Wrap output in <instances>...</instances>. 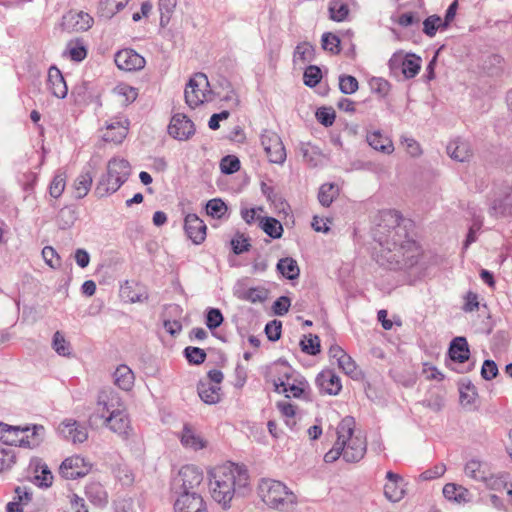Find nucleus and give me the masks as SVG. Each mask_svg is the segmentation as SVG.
Listing matches in <instances>:
<instances>
[{
	"label": "nucleus",
	"instance_id": "1",
	"mask_svg": "<svg viewBox=\"0 0 512 512\" xmlns=\"http://www.w3.org/2000/svg\"><path fill=\"white\" fill-rule=\"evenodd\" d=\"M99 421L124 440L133 434L126 407L118 394L112 390L100 392L95 410L89 417L91 425Z\"/></svg>",
	"mask_w": 512,
	"mask_h": 512
},
{
	"label": "nucleus",
	"instance_id": "2",
	"mask_svg": "<svg viewBox=\"0 0 512 512\" xmlns=\"http://www.w3.org/2000/svg\"><path fill=\"white\" fill-rule=\"evenodd\" d=\"M208 475L211 497L223 508L230 507L236 492L249 482L247 472L230 463L213 467Z\"/></svg>",
	"mask_w": 512,
	"mask_h": 512
},
{
	"label": "nucleus",
	"instance_id": "3",
	"mask_svg": "<svg viewBox=\"0 0 512 512\" xmlns=\"http://www.w3.org/2000/svg\"><path fill=\"white\" fill-rule=\"evenodd\" d=\"M392 243L387 242L386 250H382L381 257L391 266L411 267L417 263L422 255L421 247L412 239L406 238L401 227L390 231Z\"/></svg>",
	"mask_w": 512,
	"mask_h": 512
},
{
	"label": "nucleus",
	"instance_id": "4",
	"mask_svg": "<svg viewBox=\"0 0 512 512\" xmlns=\"http://www.w3.org/2000/svg\"><path fill=\"white\" fill-rule=\"evenodd\" d=\"M257 492L261 501L268 508L279 512L292 511L298 503L297 495L279 480L261 479L257 486Z\"/></svg>",
	"mask_w": 512,
	"mask_h": 512
},
{
	"label": "nucleus",
	"instance_id": "5",
	"mask_svg": "<svg viewBox=\"0 0 512 512\" xmlns=\"http://www.w3.org/2000/svg\"><path fill=\"white\" fill-rule=\"evenodd\" d=\"M337 436L343 442L344 460L355 463L360 461L367 448L366 437L360 430H356V422L352 417H345L337 427Z\"/></svg>",
	"mask_w": 512,
	"mask_h": 512
},
{
	"label": "nucleus",
	"instance_id": "6",
	"mask_svg": "<svg viewBox=\"0 0 512 512\" xmlns=\"http://www.w3.org/2000/svg\"><path fill=\"white\" fill-rule=\"evenodd\" d=\"M131 172L130 164L123 158H113L108 162L107 174L101 179L95 193L98 197H105L116 192L128 179Z\"/></svg>",
	"mask_w": 512,
	"mask_h": 512
},
{
	"label": "nucleus",
	"instance_id": "7",
	"mask_svg": "<svg viewBox=\"0 0 512 512\" xmlns=\"http://www.w3.org/2000/svg\"><path fill=\"white\" fill-rule=\"evenodd\" d=\"M212 97V91L208 78L203 73L195 74L188 82L185 89V101L191 108H196Z\"/></svg>",
	"mask_w": 512,
	"mask_h": 512
},
{
	"label": "nucleus",
	"instance_id": "8",
	"mask_svg": "<svg viewBox=\"0 0 512 512\" xmlns=\"http://www.w3.org/2000/svg\"><path fill=\"white\" fill-rule=\"evenodd\" d=\"M223 373L220 370H211L207 376L199 381L198 394L206 404H216L220 400V383Z\"/></svg>",
	"mask_w": 512,
	"mask_h": 512
},
{
	"label": "nucleus",
	"instance_id": "9",
	"mask_svg": "<svg viewBox=\"0 0 512 512\" xmlns=\"http://www.w3.org/2000/svg\"><path fill=\"white\" fill-rule=\"evenodd\" d=\"M422 60L413 53H405L404 51L395 52L390 60L389 67L391 70L401 69L406 79L414 78L421 69Z\"/></svg>",
	"mask_w": 512,
	"mask_h": 512
},
{
	"label": "nucleus",
	"instance_id": "10",
	"mask_svg": "<svg viewBox=\"0 0 512 512\" xmlns=\"http://www.w3.org/2000/svg\"><path fill=\"white\" fill-rule=\"evenodd\" d=\"M261 145L269 161L274 164H283L287 153L281 137L274 131L264 130L261 134Z\"/></svg>",
	"mask_w": 512,
	"mask_h": 512
},
{
	"label": "nucleus",
	"instance_id": "11",
	"mask_svg": "<svg viewBox=\"0 0 512 512\" xmlns=\"http://www.w3.org/2000/svg\"><path fill=\"white\" fill-rule=\"evenodd\" d=\"M93 23L94 19L90 14L84 11L70 10L63 16L61 25L63 30L73 33L87 31Z\"/></svg>",
	"mask_w": 512,
	"mask_h": 512
},
{
	"label": "nucleus",
	"instance_id": "12",
	"mask_svg": "<svg viewBox=\"0 0 512 512\" xmlns=\"http://www.w3.org/2000/svg\"><path fill=\"white\" fill-rule=\"evenodd\" d=\"M203 481L202 471L194 465H185L174 479L175 485L183 490V493H192Z\"/></svg>",
	"mask_w": 512,
	"mask_h": 512
},
{
	"label": "nucleus",
	"instance_id": "13",
	"mask_svg": "<svg viewBox=\"0 0 512 512\" xmlns=\"http://www.w3.org/2000/svg\"><path fill=\"white\" fill-rule=\"evenodd\" d=\"M91 465L81 456L66 458L60 465L59 472L66 479H77L89 473Z\"/></svg>",
	"mask_w": 512,
	"mask_h": 512
},
{
	"label": "nucleus",
	"instance_id": "14",
	"mask_svg": "<svg viewBox=\"0 0 512 512\" xmlns=\"http://www.w3.org/2000/svg\"><path fill=\"white\" fill-rule=\"evenodd\" d=\"M129 131V120L125 117H115L109 120L104 128L102 138L105 142L121 143Z\"/></svg>",
	"mask_w": 512,
	"mask_h": 512
},
{
	"label": "nucleus",
	"instance_id": "15",
	"mask_svg": "<svg viewBox=\"0 0 512 512\" xmlns=\"http://www.w3.org/2000/svg\"><path fill=\"white\" fill-rule=\"evenodd\" d=\"M184 232L188 239L195 245L202 244L207 236V226L204 221L196 214H187L184 218Z\"/></svg>",
	"mask_w": 512,
	"mask_h": 512
},
{
	"label": "nucleus",
	"instance_id": "16",
	"mask_svg": "<svg viewBox=\"0 0 512 512\" xmlns=\"http://www.w3.org/2000/svg\"><path fill=\"white\" fill-rule=\"evenodd\" d=\"M168 133L175 139L187 140L195 133V126L185 114L177 113L171 118Z\"/></svg>",
	"mask_w": 512,
	"mask_h": 512
},
{
	"label": "nucleus",
	"instance_id": "17",
	"mask_svg": "<svg viewBox=\"0 0 512 512\" xmlns=\"http://www.w3.org/2000/svg\"><path fill=\"white\" fill-rule=\"evenodd\" d=\"M175 512H208L203 497L196 493H182L174 504Z\"/></svg>",
	"mask_w": 512,
	"mask_h": 512
},
{
	"label": "nucleus",
	"instance_id": "18",
	"mask_svg": "<svg viewBox=\"0 0 512 512\" xmlns=\"http://www.w3.org/2000/svg\"><path fill=\"white\" fill-rule=\"evenodd\" d=\"M116 66L123 71H136L145 66V59L133 49H123L115 54Z\"/></svg>",
	"mask_w": 512,
	"mask_h": 512
},
{
	"label": "nucleus",
	"instance_id": "19",
	"mask_svg": "<svg viewBox=\"0 0 512 512\" xmlns=\"http://www.w3.org/2000/svg\"><path fill=\"white\" fill-rule=\"evenodd\" d=\"M465 475L476 481H483L492 488H497L500 477L489 476L487 465L472 459L468 461L464 468Z\"/></svg>",
	"mask_w": 512,
	"mask_h": 512
},
{
	"label": "nucleus",
	"instance_id": "20",
	"mask_svg": "<svg viewBox=\"0 0 512 512\" xmlns=\"http://www.w3.org/2000/svg\"><path fill=\"white\" fill-rule=\"evenodd\" d=\"M310 392V386L304 376L296 372L291 379L284 384L277 393L284 394L287 398H307Z\"/></svg>",
	"mask_w": 512,
	"mask_h": 512
},
{
	"label": "nucleus",
	"instance_id": "21",
	"mask_svg": "<svg viewBox=\"0 0 512 512\" xmlns=\"http://www.w3.org/2000/svg\"><path fill=\"white\" fill-rule=\"evenodd\" d=\"M321 393L338 395L342 389L341 380L332 370H324L316 378Z\"/></svg>",
	"mask_w": 512,
	"mask_h": 512
},
{
	"label": "nucleus",
	"instance_id": "22",
	"mask_svg": "<svg viewBox=\"0 0 512 512\" xmlns=\"http://www.w3.org/2000/svg\"><path fill=\"white\" fill-rule=\"evenodd\" d=\"M58 429L64 438L73 443H83L88 438L87 429L72 419L64 420Z\"/></svg>",
	"mask_w": 512,
	"mask_h": 512
},
{
	"label": "nucleus",
	"instance_id": "23",
	"mask_svg": "<svg viewBox=\"0 0 512 512\" xmlns=\"http://www.w3.org/2000/svg\"><path fill=\"white\" fill-rule=\"evenodd\" d=\"M387 483L384 486V495L391 502L400 501L405 495L403 479L394 472H387Z\"/></svg>",
	"mask_w": 512,
	"mask_h": 512
},
{
	"label": "nucleus",
	"instance_id": "24",
	"mask_svg": "<svg viewBox=\"0 0 512 512\" xmlns=\"http://www.w3.org/2000/svg\"><path fill=\"white\" fill-rule=\"evenodd\" d=\"M47 88L59 99L65 98L68 93V87L62 72L55 66L48 70Z\"/></svg>",
	"mask_w": 512,
	"mask_h": 512
},
{
	"label": "nucleus",
	"instance_id": "25",
	"mask_svg": "<svg viewBox=\"0 0 512 512\" xmlns=\"http://www.w3.org/2000/svg\"><path fill=\"white\" fill-rule=\"evenodd\" d=\"M297 371H295L290 365L285 362H277L270 368V375L272 377V382L275 388V391H280V388L284 386L286 382H288L292 376Z\"/></svg>",
	"mask_w": 512,
	"mask_h": 512
},
{
	"label": "nucleus",
	"instance_id": "26",
	"mask_svg": "<svg viewBox=\"0 0 512 512\" xmlns=\"http://www.w3.org/2000/svg\"><path fill=\"white\" fill-rule=\"evenodd\" d=\"M366 140L374 150L383 154L390 155L394 151L392 140L379 130L368 132L366 135Z\"/></svg>",
	"mask_w": 512,
	"mask_h": 512
},
{
	"label": "nucleus",
	"instance_id": "27",
	"mask_svg": "<svg viewBox=\"0 0 512 512\" xmlns=\"http://www.w3.org/2000/svg\"><path fill=\"white\" fill-rule=\"evenodd\" d=\"M27 431L28 428L0 423V439L10 446L20 447L23 443V435Z\"/></svg>",
	"mask_w": 512,
	"mask_h": 512
},
{
	"label": "nucleus",
	"instance_id": "28",
	"mask_svg": "<svg viewBox=\"0 0 512 512\" xmlns=\"http://www.w3.org/2000/svg\"><path fill=\"white\" fill-rule=\"evenodd\" d=\"M120 297L126 303L143 302L148 299V294L144 288L138 284L126 281L120 287Z\"/></svg>",
	"mask_w": 512,
	"mask_h": 512
},
{
	"label": "nucleus",
	"instance_id": "29",
	"mask_svg": "<svg viewBox=\"0 0 512 512\" xmlns=\"http://www.w3.org/2000/svg\"><path fill=\"white\" fill-rule=\"evenodd\" d=\"M112 95L119 105L127 106L134 102L138 96L137 89L126 83H119L113 90Z\"/></svg>",
	"mask_w": 512,
	"mask_h": 512
},
{
	"label": "nucleus",
	"instance_id": "30",
	"mask_svg": "<svg viewBox=\"0 0 512 512\" xmlns=\"http://www.w3.org/2000/svg\"><path fill=\"white\" fill-rule=\"evenodd\" d=\"M447 152L450 157L459 162H465L472 156L471 148L468 142L455 140L448 144Z\"/></svg>",
	"mask_w": 512,
	"mask_h": 512
},
{
	"label": "nucleus",
	"instance_id": "31",
	"mask_svg": "<svg viewBox=\"0 0 512 512\" xmlns=\"http://www.w3.org/2000/svg\"><path fill=\"white\" fill-rule=\"evenodd\" d=\"M449 355L453 361L463 363L469 359L470 351L464 337H456L450 344Z\"/></svg>",
	"mask_w": 512,
	"mask_h": 512
},
{
	"label": "nucleus",
	"instance_id": "32",
	"mask_svg": "<svg viewBox=\"0 0 512 512\" xmlns=\"http://www.w3.org/2000/svg\"><path fill=\"white\" fill-rule=\"evenodd\" d=\"M135 376L127 365H120L114 372V383L120 389L129 391L134 386Z\"/></svg>",
	"mask_w": 512,
	"mask_h": 512
},
{
	"label": "nucleus",
	"instance_id": "33",
	"mask_svg": "<svg viewBox=\"0 0 512 512\" xmlns=\"http://www.w3.org/2000/svg\"><path fill=\"white\" fill-rule=\"evenodd\" d=\"M443 495L447 500L456 503H466L470 499L469 490L455 483H447L443 487Z\"/></svg>",
	"mask_w": 512,
	"mask_h": 512
},
{
	"label": "nucleus",
	"instance_id": "34",
	"mask_svg": "<svg viewBox=\"0 0 512 512\" xmlns=\"http://www.w3.org/2000/svg\"><path fill=\"white\" fill-rule=\"evenodd\" d=\"M28 431L23 435V443L20 447L35 448L40 445L44 439V427L42 425L25 426Z\"/></svg>",
	"mask_w": 512,
	"mask_h": 512
},
{
	"label": "nucleus",
	"instance_id": "35",
	"mask_svg": "<svg viewBox=\"0 0 512 512\" xmlns=\"http://www.w3.org/2000/svg\"><path fill=\"white\" fill-rule=\"evenodd\" d=\"M63 55L72 61L81 62L87 57V48L82 39H72L67 43Z\"/></svg>",
	"mask_w": 512,
	"mask_h": 512
},
{
	"label": "nucleus",
	"instance_id": "36",
	"mask_svg": "<svg viewBox=\"0 0 512 512\" xmlns=\"http://www.w3.org/2000/svg\"><path fill=\"white\" fill-rule=\"evenodd\" d=\"M181 443L186 448L195 451L206 447V441L189 426H185L183 429Z\"/></svg>",
	"mask_w": 512,
	"mask_h": 512
},
{
	"label": "nucleus",
	"instance_id": "37",
	"mask_svg": "<svg viewBox=\"0 0 512 512\" xmlns=\"http://www.w3.org/2000/svg\"><path fill=\"white\" fill-rule=\"evenodd\" d=\"M92 182L93 178L90 172H83L78 175L72 185L74 197L77 199L85 197L91 189Z\"/></svg>",
	"mask_w": 512,
	"mask_h": 512
},
{
	"label": "nucleus",
	"instance_id": "38",
	"mask_svg": "<svg viewBox=\"0 0 512 512\" xmlns=\"http://www.w3.org/2000/svg\"><path fill=\"white\" fill-rule=\"evenodd\" d=\"M315 55L314 46L309 42L299 43L293 54V62L295 65H303L311 62Z\"/></svg>",
	"mask_w": 512,
	"mask_h": 512
},
{
	"label": "nucleus",
	"instance_id": "39",
	"mask_svg": "<svg viewBox=\"0 0 512 512\" xmlns=\"http://www.w3.org/2000/svg\"><path fill=\"white\" fill-rule=\"evenodd\" d=\"M128 2L129 0H101L99 3L100 16L110 19L124 9Z\"/></svg>",
	"mask_w": 512,
	"mask_h": 512
},
{
	"label": "nucleus",
	"instance_id": "40",
	"mask_svg": "<svg viewBox=\"0 0 512 512\" xmlns=\"http://www.w3.org/2000/svg\"><path fill=\"white\" fill-rule=\"evenodd\" d=\"M328 11L330 19L336 22L346 20L349 15L348 5L341 0H330Z\"/></svg>",
	"mask_w": 512,
	"mask_h": 512
},
{
	"label": "nucleus",
	"instance_id": "41",
	"mask_svg": "<svg viewBox=\"0 0 512 512\" xmlns=\"http://www.w3.org/2000/svg\"><path fill=\"white\" fill-rule=\"evenodd\" d=\"M66 181V172L58 171L49 184V195L54 199L60 198L66 188Z\"/></svg>",
	"mask_w": 512,
	"mask_h": 512
},
{
	"label": "nucleus",
	"instance_id": "42",
	"mask_svg": "<svg viewBox=\"0 0 512 512\" xmlns=\"http://www.w3.org/2000/svg\"><path fill=\"white\" fill-rule=\"evenodd\" d=\"M279 272L287 279L293 280L299 276V267L292 258H283L277 264Z\"/></svg>",
	"mask_w": 512,
	"mask_h": 512
},
{
	"label": "nucleus",
	"instance_id": "43",
	"mask_svg": "<svg viewBox=\"0 0 512 512\" xmlns=\"http://www.w3.org/2000/svg\"><path fill=\"white\" fill-rule=\"evenodd\" d=\"M267 297L268 291L263 287L249 288L239 294L240 299L249 301L251 303H262L267 299Z\"/></svg>",
	"mask_w": 512,
	"mask_h": 512
},
{
	"label": "nucleus",
	"instance_id": "44",
	"mask_svg": "<svg viewBox=\"0 0 512 512\" xmlns=\"http://www.w3.org/2000/svg\"><path fill=\"white\" fill-rule=\"evenodd\" d=\"M338 195V188L331 183L323 184L318 193V199L321 205L329 207L334 198Z\"/></svg>",
	"mask_w": 512,
	"mask_h": 512
},
{
	"label": "nucleus",
	"instance_id": "45",
	"mask_svg": "<svg viewBox=\"0 0 512 512\" xmlns=\"http://www.w3.org/2000/svg\"><path fill=\"white\" fill-rule=\"evenodd\" d=\"M263 231L272 238H280L283 233L281 223L275 218L267 217L261 220Z\"/></svg>",
	"mask_w": 512,
	"mask_h": 512
},
{
	"label": "nucleus",
	"instance_id": "46",
	"mask_svg": "<svg viewBox=\"0 0 512 512\" xmlns=\"http://www.w3.org/2000/svg\"><path fill=\"white\" fill-rule=\"evenodd\" d=\"M336 364L343 373L350 376L351 378H358L360 375V371L356 362L348 354L344 355V357Z\"/></svg>",
	"mask_w": 512,
	"mask_h": 512
},
{
	"label": "nucleus",
	"instance_id": "47",
	"mask_svg": "<svg viewBox=\"0 0 512 512\" xmlns=\"http://www.w3.org/2000/svg\"><path fill=\"white\" fill-rule=\"evenodd\" d=\"M16 463V454L11 447L0 446V472L10 470Z\"/></svg>",
	"mask_w": 512,
	"mask_h": 512
},
{
	"label": "nucleus",
	"instance_id": "48",
	"mask_svg": "<svg viewBox=\"0 0 512 512\" xmlns=\"http://www.w3.org/2000/svg\"><path fill=\"white\" fill-rule=\"evenodd\" d=\"M321 42H322V48L325 50V51H328L332 54H339L340 51H341V47H340V38L331 33V32H327V33H324L322 35V39H321Z\"/></svg>",
	"mask_w": 512,
	"mask_h": 512
},
{
	"label": "nucleus",
	"instance_id": "49",
	"mask_svg": "<svg viewBox=\"0 0 512 512\" xmlns=\"http://www.w3.org/2000/svg\"><path fill=\"white\" fill-rule=\"evenodd\" d=\"M227 206L221 199H211L206 204V212L213 218H222L227 213Z\"/></svg>",
	"mask_w": 512,
	"mask_h": 512
},
{
	"label": "nucleus",
	"instance_id": "50",
	"mask_svg": "<svg viewBox=\"0 0 512 512\" xmlns=\"http://www.w3.org/2000/svg\"><path fill=\"white\" fill-rule=\"evenodd\" d=\"M277 408L282 417L285 418L286 424L288 426H293L295 424L294 418L296 415V406L288 401H279L277 403Z\"/></svg>",
	"mask_w": 512,
	"mask_h": 512
},
{
	"label": "nucleus",
	"instance_id": "51",
	"mask_svg": "<svg viewBox=\"0 0 512 512\" xmlns=\"http://www.w3.org/2000/svg\"><path fill=\"white\" fill-rule=\"evenodd\" d=\"M446 27L447 24L442 22V19L437 15H431L423 22V32L429 36H435L437 30L441 27Z\"/></svg>",
	"mask_w": 512,
	"mask_h": 512
},
{
	"label": "nucleus",
	"instance_id": "52",
	"mask_svg": "<svg viewBox=\"0 0 512 512\" xmlns=\"http://www.w3.org/2000/svg\"><path fill=\"white\" fill-rule=\"evenodd\" d=\"M88 497L97 505H103L107 502V493L99 484H91L86 491Z\"/></svg>",
	"mask_w": 512,
	"mask_h": 512
},
{
	"label": "nucleus",
	"instance_id": "53",
	"mask_svg": "<svg viewBox=\"0 0 512 512\" xmlns=\"http://www.w3.org/2000/svg\"><path fill=\"white\" fill-rule=\"evenodd\" d=\"M321 78V70L317 66H309L304 71V84L309 87H315L321 81Z\"/></svg>",
	"mask_w": 512,
	"mask_h": 512
},
{
	"label": "nucleus",
	"instance_id": "54",
	"mask_svg": "<svg viewBox=\"0 0 512 512\" xmlns=\"http://www.w3.org/2000/svg\"><path fill=\"white\" fill-rule=\"evenodd\" d=\"M42 257L45 263L53 269H57L61 266V258L56 250L51 246H45L43 248Z\"/></svg>",
	"mask_w": 512,
	"mask_h": 512
},
{
	"label": "nucleus",
	"instance_id": "55",
	"mask_svg": "<svg viewBox=\"0 0 512 512\" xmlns=\"http://www.w3.org/2000/svg\"><path fill=\"white\" fill-rule=\"evenodd\" d=\"M358 81L351 75H342L339 78V88L344 94H353L358 90Z\"/></svg>",
	"mask_w": 512,
	"mask_h": 512
},
{
	"label": "nucleus",
	"instance_id": "56",
	"mask_svg": "<svg viewBox=\"0 0 512 512\" xmlns=\"http://www.w3.org/2000/svg\"><path fill=\"white\" fill-rule=\"evenodd\" d=\"M316 118L325 127H330L335 122L336 113L331 107H322L316 111Z\"/></svg>",
	"mask_w": 512,
	"mask_h": 512
},
{
	"label": "nucleus",
	"instance_id": "57",
	"mask_svg": "<svg viewBox=\"0 0 512 512\" xmlns=\"http://www.w3.org/2000/svg\"><path fill=\"white\" fill-rule=\"evenodd\" d=\"M220 169L225 174H233L240 169V160L234 155H227L220 162Z\"/></svg>",
	"mask_w": 512,
	"mask_h": 512
},
{
	"label": "nucleus",
	"instance_id": "58",
	"mask_svg": "<svg viewBox=\"0 0 512 512\" xmlns=\"http://www.w3.org/2000/svg\"><path fill=\"white\" fill-rule=\"evenodd\" d=\"M301 347L303 352L316 355L320 352V341L318 336L309 335L301 341Z\"/></svg>",
	"mask_w": 512,
	"mask_h": 512
},
{
	"label": "nucleus",
	"instance_id": "59",
	"mask_svg": "<svg viewBox=\"0 0 512 512\" xmlns=\"http://www.w3.org/2000/svg\"><path fill=\"white\" fill-rule=\"evenodd\" d=\"M53 348L59 355L68 356L70 354V344L59 331L54 334Z\"/></svg>",
	"mask_w": 512,
	"mask_h": 512
},
{
	"label": "nucleus",
	"instance_id": "60",
	"mask_svg": "<svg viewBox=\"0 0 512 512\" xmlns=\"http://www.w3.org/2000/svg\"><path fill=\"white\" fill-rule=\"evenodd\" d=\"M185 356L190 363L201 364L206 359V352L198 347H187L185 349Z\"/></svg>",
	"mask_w": 512,
	"mask_h": 512
},
{
	"label": "nucleus",
	"instance_id": "61",
	"mask_svg": "<svg viewBox=\"0 0 512 512\" xmlns=\"http://www.w3.org/2000/svg\"><path fill=\"white\" fill-rule=\"evenodd\" d=\"M223 322V315L219 309L212 308L208 311L206 325L209 329H216Z\"/></svg>",
	"mask_w": 512,
	"mask_h": 512
},
{
	"label": "nucleus",
	"instance_id": "62",
	"mask_svg": "<svg viewBox=\"0 0 512 512\" xmlns=\"http://www.w3.org/2000/svg\"><path fill=\"white\" fill-rule=\"evenodd\" d=\"M232 249L235 254H241L249 250L250 243L244 235H237L231 241Z\"/></svg>",
	"mask_w": 512,
	"mask_h": 512
},
{
	"label": "nucleus",
	"instance_id": "63",
	"mask_svg": "<svg viewBox=\"0 0 512 512\" xmlns=\"http://www.w3.org/2000/svg\"><path fill=\"white\" fill-rule=\"evenodd\" d=\"M492 208L496 213L499 210V213L501 214H504L508 208H512V186L509 188L503 199L495 201Z\"/></svg>",
	"mask_w": 512,
	"mask_h": 512
},
{
	"label": "nucleus",
	"instance_id": "64",
	"mask_svg": "<svg viewBox=\"0 0 512 512\" xmlns=\"http://www.w3.org/2000/svg\"><path fill=\"white\" fill-rule=\"evenodd\" d=\"M281 322L280 321H271L265 326V333L269 340L277 341L281 337Z\"/></svg>",
	"mask_w": 512,
	"mask_h": 512
}]
</instances>
